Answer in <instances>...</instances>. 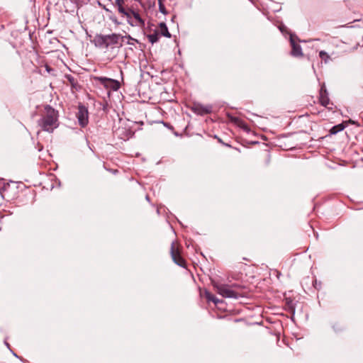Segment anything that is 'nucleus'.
Wrapping results in <instances>:
<instances>
[{"label": "nucleus", "mask_w": 363, "mask_h": 363, "mask_svg": "<svg viewBox=\"0 0 363 363\" xmlns=\"http://www.w3.org/2000/svg\"><path fill=\"white\" fill-rule=\"evenodd\" d=\"M58 118V111L50 105H45L38 124L43 130L52 133L59 125Z\"/></svg>", "instance_id": "1"}, {"label": "nucleus", "mask_w": 363, "mask_h": 363, "mask_svg": "<svg viewBox=\"0 0 363 363\" xmlns=\"http://www.w3.org/2000/svg\"><path fill=\"white\" fill-rule=\"evenodd\" d=\"M213 286L216 290L217 293L224 298L238 299L242 296V294L238 291V289L242 288L240 285H228L213 281Z\"/></svg>", "instance_id": "2"}, {"label": "nucleus", "mask_w": 363, "mask_h": 363, "mask_svg": "<svg viewBox=\"0 0 363 363\" xmlns=\"http://www.w3.org/2000/svg\"><path fill=\"white\" fill-rule=\"evenodd\" d=\"M121 35L112 33L109 35L98 34L95 36L94 42L96 47L108 49L120 44Z\"/></svg>", "instance_id": "3"}, {"label": "nucleus", "mask_w": 363, "mask_h": 363, "mask_svg": "<svg viewBox=\"0 0 363 363\" xmlns=\"http://www.w3.org/2000/svg\"><path fill=\"white\" fill-rule=\"evenodd\" d=\"M94 79L95 81L103 85L106 89L111 91H117L121 86L120 82L116 79L105 77H94Z\"/></svg>", "instance_id": "4"}, {"label": "nucleus", "mask_w": 363, "mask_h": 363, "mask_svg": "<svg viewBox=\"0 0 363 363\" xmlns=\"http://www.w3.org/2000/svg\"><path fill=\"white\" fill-rule=\"evenodd\" d=\"M79 124L82 127H85L89 122L88 110L82 105H79L78 108V112L77 114Z\"/></svg>", "instance_id": "5"}, {"label": "nucleus", "mask_w": 363, "mask_h": 363, "mask_svg": "<svg viewBox=\"0 0 363 363\" xmlns=\"http://www.w3.org/2000/svg\"><path fill=\"white\" fill-rule=\"evenodd\" d=\"M319 101L322 106L328 108V109H332V107H330L329 105H333L330 101V99L328 97V94L327 91V89L325 88V86L323 84L320 89L319 93Z\"/></svg>", "instance_id": "6"}, {"label": "nucleus", "mask_w": 363, "mask_h": 363, "mask_svg": "<svg viewBox=\"0 0 363 363\" xmlns=\"http://www.w3.org/2000/svg\"><path fill=\"white\" fill-rule=\"evenodd\" d=\"M170 253H171L172 259L177 265H179L180 267H185V261L181 257L179 250L175 248V245H174V242L172 243Z\"/></svg>", "instance_id": "7"}, {"label": "nucleus", "mask_w": 363, "mask_h": 363, "mask_svg": "<svg viewBox=\"0 0 363 363\" xmlns=\"http://www.w3.org/2000/svg\"><path fill=\"white\" fill-rule=\"evenodd\" d=\"M290 43L292 48V50L291 51V55L293 57H302L303 56V52L302 48L300 45L296 43L293 38L292 35L290 36Z\"/></svg>", "instance_id": "8"}, {"label": "nucleus", "mask_w": 363, "mask_h": 363, "mask_svg": "<svg viewBox=\"0 0 363 363\" xmlns=\"http://www.w3.org/2000/svg\"><path fill=\"white\" fill-rule=\"evenodd\" d=\"M98 4L99 5V6H101L107 13H108V19L113 23L115 24L116 26H120L122 23L121 21H118V18L116 17V16L113 13V11L111 10H110L109 9L106 8V6L105 5H103L102 4H101L99 1L98 2Z\"/></svg>", "instance_id": "9"}, {"label": "nucleus", "mask_w": 363, "mask_h": 363, "mask_svg": "<svg viewBox=\"0 0 363 363\" xmlns=\"http://www.w3.org/2000/svg\"><path fill=\"white\" fill-rule=\"evenodd\" d=\"M194 112L199 115L203 116L211 113V106H203L201 104L195 105L194 108Z\"/></svg>", "instance_id": "10"}, {"label": "nucleus", "mask_w": 363, "mask_h": 363, "mask_svg": "<svg viewBox=\"0 0 363 363\" xmlns=\"http://www.w3.org/2000/svg\"><path fill=\"white\" fill-rule=\"evenodd\" d=\"M132 15H133V21L134 23L133 24V26H140L143 27L145 26V21L140 17L138 12L135 11V10L132 9Z\"/></svg>", "instance_id": "11"}, {"label": "nucleus", "mask_w": 363, "mask_h": 363, "mask_svg": "<svg viewBox=\"0 0 363 363\" xmlns=\"http://www.w3.org/2000/svg\"><path fill=\"white\" fill-rule=\"evenodd\" d=\"M160 28L161 35L167 38H171V34L168 30L167 26L165 23L162 22L159 25Z\"/></svg>", "instance_id": "12"}, {"label": "nucleus", "mask_w": 363, "mask_h": 363, "mask_svg": "<svg viewBox=\"0 0 363 363\" xmlns=\"http://www.w3.org/2000/svg\"><path fill=\"white\" fill-rule=\"evenodd\" d=\"M147 38L150 43L154 44L159 40V33L157 30H155L154 33L147 35Z\"/></svg>", "instance_id": "13"}, {"label": "nucleus", "mask_w": 363, "mask_h": 363, "mask_svg": "<svg viewBox=\"0 0 363 363\" xmlns=\"http://www.w3.org/2000/svg\"><path fill=\"white\" fill-rule=\"evenodd\" d=\"M131 10L132 9L128 7V6L126 5L121 6L119 9H117L118 13L121 14L122 17L126 15L127 13L130 12Z\"/></svg>", "instance_id": "14"}, {"label": "nucleus", "mask_w": 363, "mask_h": 363, "mask_svg": "<svg viewBox=\"0 0 363 363\" xmlns=\"http://www.w3.org/2000/svg\"><path fill=\"white\" fill-rule=\"evenodd\" d=\"M344 128H345V125L343 124L340 123V124L333 126L330 129V132L331 134L334 135V134H336V133L343 130Z\"/></svg>", "instance_id": "15"}, {"label": "nucleus", "mask_w": 363, "mask_h": 363, "mask_svg": "<svg viewBox=\"0 0 363 363\" xmlns=\"http://www.w3.org/2000/svg\"><path fill=\"white\" fill-rule=\"evenodd\" d=\"M319 57L325 64L330 60V55L323 50L319 52Z\"/></svg>", "instance_id": "16"}, {"label": "nucleus", "mask_w": 363, "mask_h": 363, "mask_svg": "<svg viewBox=\"0 0 363 363\" xmlns=\"http://www.w3.org/2000/svg\"><path fill=\"white\" fill-rule=\"evenodd\" d=\"M131 12H132V10L130 11V12L127 13V14L125 15L123 17H125L127 23L130 26H133V24H135V23H133V15H132Z\"/></svg>", "instance_id": "17"}, {"label": "nucleus", "mask_w": 363, "mask_h": 363, "mask_svg": "<svg viewBox=\"0 0 363 363\" xmlns=\"http://www.w3.org/2000/svg\"><path fill=\"white\" fill-rule=\"evenodd\" d=\"M113 6L116 7V9H119L121 6H125V0H115L114 2H112Z\"/></svg>", "instance_id": "18"}, {"label": "nucleus", "mask_w": 363, "mask_h": 363, "mask_svg": "<svg viewBox=\"0 0 363 363\" xmlns=\"http://www.w3.org/2000/svg\"><path fill=\"white\" fill-rule=\"evenodd\" d=\"M67 78L69 80V82H70L72 86L75 88L76 85H77V82L74 79V78L72 76H70V75H68L67 77Z\"/></svg>", "instance_id": "19"}, {"label": "nucleus", "mask_w": 363, "mask_h": 363, "mask_svg": "<svg viewBox=\"0 0 363 363\" xmlns=\"http://www.w3.org/2000/svg\"><path fill=\"white\" fill-rule=\"evenodd\" d=\"M205 297L208 301H212L213 298L215 297V296L213 295L212 294H211L209 291H205Z\"/></svg>", "instance_id": "20"}, {"label": "nucleus", "mask_w": 363, "mask_h": 363, "mask_svg": "<svg viewBox=\"0 0 363 363\" xmlns=\"http://www.w3.org/2000/svg\"><path fill=\"white\" fill-rule=\"evenodd\" d=\"M74 1L77 3V6H82L83 4H86L88 2L90 1V0H74Z\"/></svg>", "instance_id": "21"}, {"label": "nucleus", "mask_w": 363, "mask_h": 363, "mask_svg": "<svg viewBox=\"0 0 363 363\" xmlns=\"http://www.w3.org/2000/svg\"><path fill=\"white\" fill-rule=\"evenodd\" d=\"M159 11L163 14H167V13L164 4H160L159 5Z\"/></svg>", "instance_id": "22"}, {"label": "nucleus", "mask_w": 363, "mask_h": 363, "mask_svg": "<svg viewBox=\"0 0 363 363\" xmlns=\"http://www.w3.org/2000/svg\"><path fill=\"white\" fill-rule=\"evenodd\" d=\"M8 186H9V184H6L5 183H4L3 185L0 184V194L1 195H2V192L6 189ZM1 196L3 197V196Z\"/></svg>", "instance_id": "23"}, {"label": "nucleus", "mask_w": 363, "mask_h": 363, "mask_svg": "<svg viewBox=\"0 0 363 363\" xmlns=\"http://www.w3.org/2000/svg\"><path fill=\"white\" fill-rule=\"evenodd\" d=\"M212 302L216 306L218 305L219 303H221L222 301L218 299L217 297H214Z\"/></svg>", "instance_id": "24"}, {"label": "nucleus", "mask_w": 363, "mask_h": 363, "mask_svg": "<svg viewBox=\"0 0 363 363\" xmlns=\"http://www.w3.org/2000/svg\"><path fill=\"white\" fill-rule=\"evenodd\" d=\"M121 38L123 39V38H128V40H135L134 38H133L130 35H128V36H121Z\"/></svg>", "instance_id": "25"}, {"label": "nucleus", "mask_w": 363, "mask_h": 363, "mask_svg": "<svg viewBox=\"0 0 363 363\" xmlns=\"http://www.w3.org/2000/svg\"><path fill=\"white\" fill-rule=\"evenodd\" d=\"M164 0H158V4H164Z\"/></svg>", "instance_id": "26"}, {"label": "nucleus", "mask_w": 363, "mask_h": 363, "mask_svg": "<svg viewBox=\"0 0 363 363\" xmlns=\"http://www.w3.org/2000/svg\"><path fill=\"white\" fill-rule=\"evenodd\" d=\"M5 345L9 348V344L6 341H5Z\"/></svg>", "instance_id": "27"}, {"label": "nucleus", "mask_w": 363, "mask_h": 363, "mask_svg": "<svg viewBox=\"0 0 363 363\" xmlns=\"http://www.w3.org/2000/svg\"><path fill=\"white\" fill-rule=\"evenodd\" d=\"M149 199V197L148 196H146V200H148Z\"/></svg>", "instance_id": "28"}, {"label": "nucleus", "mask_w": 363, "mask_h": 363, "mask_svg": "<svg viewBox=\"0 0 363 363\" xmlns=\"http://www.w3.org/2000/svg\"><path fill=\"white\" fill-rule=\"evenodd\" d=\"M108 1H110V2H112V0H108Z\"/></svg>", "instance_id": "29"}]
</instances>
